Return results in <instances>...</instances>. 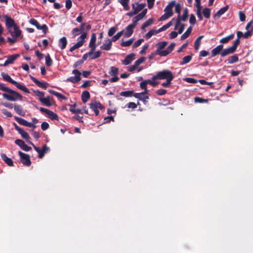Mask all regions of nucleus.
<instances>
[{
    "mask_svg": "<svg viewBox=\"0 0 253 253\" xmlns=\"http://www.w3.org/2000/svg\"><path fill=\"white\" fill-rule=\"evenodd\" d=\"M173 79L174 76L172 73L169 70H164L158 72L152 78V80L154 81L156 80H173Z\"/></svg>",
    "mask_w": 253,
    "mask_h": 253,
    "instance_id": "f257e3e1",
    "label": "nucleus"
},
{
    "mask_svg": "<svg viewBox=\"0 0 253 253\" xmlns=\"http://www.w3.org/2000/svg\"><path fill=\"white\" fill-rule=\"evenodd\" d=\"M1 76L5 81L13 84L18 89L23 91L26 93L30 92L29 89L25 85L21 84H20L13 80L8 74L2 72L1 73Z\"/></svg>",
    "mask_w": 253,
    "mask_h": 253,
    "instance_id": "f03ea898",
    "label": "nucleus"
},
{
    "mask_svg": "<svg viewBox=\"0 0 253 253\" xmlns=\"http://www.w3.org/2000/svg\"><path fill=\"white\" fill-rule=\"evenodd\" d=\"M11 91H8L9 94L7 93H3L2 96L4 98L6 99L8 101H16L18 100H21L23 96L21 94L19 93L18 92L14 91L11 89H10Z\"/></svg>",
    "mask_w": 253,
    "mask_h": 253,
    "instance_id": "7ed1b4c3",
    "label": "nucleus"
},
{
    "mask_svg": "<svg viewBox=\"0 0 253 253\" xmlns=\"http://www.w3.org/2000/svg\"><path fill=\"white\" fill-rule=\"evenodd\" d=\"M72 74H74V76L70 77L67 78L66 80V82H71L73 84H76L79 82L81 80V72L77 69H74L72 71Z\"/></svg>",
    "mask_w": 253,
    "mask_h": 253,
    "instance_id": "20e7f679",
    "label": "nucleus"
},
{
    "mask_svg": "<svg viewBox=\"0 0 253 253\" xmlns=\"http://www.w3.org/2000/svg\"><path fill=\"white\" fill-rule=\"evenodd\" d=\"M237 41L236 42H233V44L231 46L223 49L222 51L221 52V57H223L228 55L234 53L238 46V45H237Z\"/></svg>",
    "mask_w": 253,
    "mask_h": 253,
    "instance_id": "39448f33",
    "label": "nucleus"
},
{
    "mask_svg": "<svg viewBox=\"0 0 253 253\" xmlns=\"http://www.w3.org/2000/svg\"><path fill=\"white\" fill-rule=\"evenodd\" d=\"M28 143L31 144L34 149L38 153V157L40 158H43L45 153L49 150V148L46 144H44L42 149H40L39 147L36 146L32 142L29 141Z\"/></svg>",
    "mask_w": 253,
    "mask_h": 253,
    "instance_id": "423d86ee",
    "label": "nucleus"
},
{
    "mask_svg": "<svg viewBox=\"0 0 253 253\" xmlns=\"http://www.w3.org/2000/svg\"><path fill=\"white\" fill-rule=\"evenodd\" d=\"M18 154L20 157L21 163L25 166L29 167L31 164L29 155L24 153L20 151H18Z\"/></svg>",
    "mask_w": 253,
    "mask_h": 253,
    "instance_id": "0eeeda50",
    "label": "nucleus"
},
{
    "mask_svg": "<svg viewBox=\"0 0 253 253\" xmlns=\"http://www.w3.org/2000/svg\"><path fill=\"white\" fill-rule=\"evenodd\" d=\"M29 22L31 24L36 26L38 30H42L44 35L46 34L48 30V27L45 24H43L41 26L38 21L34 18L30 19Z\"/></svg>",
    "mask_w": 253,
    "mask_h": 253,
    "instance_id": "6e6552de",
    "label": "nucleus"
},
{
    "mask_svg": "<svg viewBox=\"0 0 253 253\" xmlns=\"http://www.w3.org/2000/svg\"><path fill=\"white\" fill-rule=\"evenodd\" d=\"M89 106L90 108L94 112L96 116L98 115L99 113L98 109H102L104 108L101 103L96 101L90 102L89 104Z\"/></svg>",
    "mask_w": 253,
    "mask_h": 253,
    "instance_id": "1a4fd4ad",
    "label": "nucleus"
},
{
    "mask_svg": "<svg viewBox=\"0 0 253 253\" xmlns=\"http://www.w3.org/2000/svg\"><path fill=\"white\" fill-rule=\"evenodd\" d=\"M40 110L42 113H46L48 115L49 118L51 120L58 121L59 120V117L56 113L46 108L41 107L40 108Z\"/></svg>",
    "mask_w": 253,
    "mask_h": 253,
    "instance_id": "9d476101",
    "label": "nucleus"
},
{
    "mask_svg": "<svg viewBox=\"0 0 253 253\" xmlns=\"http://www.w3.org/2000/svg\"><path fill=\"white\" fill-rule=\"evenodd\" d=\"M3 18L5 20V26L8 31L10 30L11 28H14L17 25L14 20L10 17L7 15H4Z\"/></svg>",
    "mask_w": 253,
    "mask_h": 253,
    "instance_id": "9b49d317",
    "label": "nucleus"
},
{
    "mask_svg": "<svg viewBox=\"0 0 253 253\" xmlns=\"http://www.w3.org/2000/svg\"><path fill=\"white\" fill-rule=\"evenodd\" d=\"M39 100L43 105L47 107L51 106L53 104V98L49 96H47L45 98L40 97Z\"/></svg>",
    "mask_w": 253,
    "mask_h": 253,
    "instance_id": "f8f14e48",
    "label": "nucleus"
},
{
    "mask_svg": "<svg viewBox=\"0 0 253 253\" xmlns=\"http://www.w3.org/2000/svg\"><path fill=\"white\" fill-rule=\"evenodd\" d=\"M30 79L35 84H36V85H37L39 87L45 89L48 86V83L40 81L38 80L36 78L32 76H30Z\"/></svg>",
    "mask_w": 253,
    "mask_h": 253,
    "instance_id": "ddd939ff",
    "label": "nucleus"
},
{
    "mask_svg": "<svg viewBox=\"0 0 253 253\" xmlns=\"http://www.w3.org/2000/svg\"><path fill=\"white\" fill-rule=\"evenodd\" d=\"M14 31H12L11 29L9 30L8 31L10 33L13 38H17L21 35V30L19 29V27L17 25L13 28Z\"/></svg>",
    "mask_w": 253,
    "mask_h": 253,
    "instance_id": "4468645a",
    "label": "nucleus"
},
{
    "mask_svg": "<svg viewBox=\"0 0 253 253\" xmlns=\"http://www.w3.org/2000/svg\"><path fill=\"white\" fill-rule=\"evenodd\" d=\"M223 45L220 44L214 48L211 51V57H213L220 54L223 50Z\"/></svg>",
    "mask_w": 253,
    "mask_h": 253,
    "instance_id": "2eb2a0df",
    "label": "nucleus"
},
{
    "mask_svg": "<svg viewBox=\"0 0 253 253\" xmlns=\"http://www.w3.org/2000/svg\"><path fill=\"white\" fill-rule=\"evenodd\" d=\"M20 56L19 54H13L8 57L7 60H6L3 64L4 66H7L9 64H12L14 61L16 60Z\"/></svg>",
    "mask_w": 253,
    "mask_h": 253,
    "instance_id": "dca6fc26",
    "label": "nucleus"
},
{
    "mask_svg": "<svg viewBox=\"0 0 253 253\" xmlns=\"http://www.w3.org/2000/svg\"><path fill=\"white\" fill-rule=\"evenodd\" d=\"M145 6V3H138V2H135V3L132 4V9L134 10L137 13L143 10Z\"/></svg>",
    "mask_w": 253,
    "mask_h": 253,
    "instance_id": "f3484780",
    "label": "nucleus"
},
{
    "mask_svg": "<svg viewBox=\"0 0 253 253\" xmlns=\"http://www.w3.org/2000/svg\"><path fill=\"white\" fill-rule=\"evenodd\" d=\"M133 96L135 98L142 101L145 105L148 103L147 100L149 99V96L143 95V93H135Z\"/></svg>",
    "mask_w": 253,
    "mask_h": 253,
    "instance_id": "a211bd4d",
    "label": "nucleus"
},
{
    "mask_svg": "<svg viewBox=\"0 0 253 253\" xmlns=\"http://www.w3.org/2000/svg\"><path fill=\"white\" fill-rule=\"evenodd\" d=\"M96 36L95 33H92L89 43V47L92 50H95L97 46L96 44Z\"/></svg>",
    "mask_w": 253,
    "mask_h": 253,
    "instance_id": "6ab92c4d",
    "label": "nucleus"
},
{
    "mask_svg": "<svg viewBox=\"0 0 253 253\" xmlns=\"http://www.w3.org/2000/svg\"><path fill=\"white\" fill-rule=\"evenodd\" d=\"M135 54L133 53H130L126 55L125 59L123 61V64L125 65L129 64L134 59Z\"/></svg>",
    "mask_w": 253,
    "mask_h": 253,
    "instance_id": "aec40b11",
    "label": "nucleus"
},
{
    "mask_svg": "<svg viewBox=\"0 0 253 253\" xmlns=\"http://www.w3.org/2000/svg\"><path fill=\"white\" fill-rule=\"evenodd\" d=\"M175 5V1H171L169 3V4L165 7L164 9V11L165 13H168V14L172 16L173 14L172 12V7Z\"/></svg>",
    "mask_w": 253,
    "mask_h": 253,
    "instance_id": "412c9836",
    "label": "nucleus"
},
{
    "mask_svg": "<svg viewBox=\"0 0 253 253\" xmlns=\"http://www.w3.org/2000/svg\"><path fill=\"white\" fill-rule=\"evenodd\" d=\"M229 8V5H227L221 8L216 13L213 15L214 18H219L222 15L225 13Z\"/></svg>",
    "mask_w": 253,
    "mask_h": 253,
    "instance_id": "4be33fe9",
    "label": "nucleus"
},
{
    "mask_svg": "<svg viewBox=\"0 0 253 253\" xmlns=\"http://www.w3.org/2000/svg\"><path fill=\"white\" fill-rule=\"evenodd\" d=\"M112 45V41L108 39L107 42L100 46L101 49L108 51L111 49Z\"/></svg>",
    "mask_w": 253,
    "mask_h": 253,
    "instance_id": "5701e85b",
    "label": "nucleus"
},
{
    "mask_svg": "<svg viewBox=\"0 0 253 253\" xmlns=\"http://www.w3.org/2000/svg\"><path fill=\"white\" fill-rule=\"evenodd\" d=\"M135 27L134 25H131L130 24L128 25L126 28V32L125 33V37L126 38H128L130 37L133 32V29Z\"/></svg>",
    "mask_w": 253,
    "mask_h": 253,
    "instance_id": "b1692460",
    "label": "nucleus"
},
{
    "mask_svg": "<svg viewBox=\"0 0 253 253\" xmlns=\"http://www.w3.org/2000/svg\"><path fill=\"white\" fill-rule=\"evenodd\" d=\"M1 157L2 160L8 166L10 167L14 166L13 162L11 158L7 157L5 154H1Z\"/></svg>",
    "mask_w": 253,
    "mask_h": 253,
    "instance_id": "393cba45",
    "label": "nucleus"
},
{
    "mask_svg": "<svg viewBox=\"0 0 253 253\" xmlns=\"http://www.w3.org/2000/svg\"><path fill=\"white\" fill-rule=\"evenodd\" d=\"M14 109L18 115L21 116H24L25 115V112L23 110L21 105L15 104L14 105Z\"/></svg>",
    "mask_w": 253,
    "mask_h": 253,
    "instance_id": "a878e982",
    "label": "nucleus"
},
{
    "mask_svg": "<svg viewBox=\"0 0 253 253\" xmlns=\"http://www.w3.org/2000/svg\"><path fill=\"white\" fill-rule=\"evenodd\" d=\"M14 119L21 125H23L26 126H28L30 125V123L27 122L24 119L17 117L14 116Z\"/></svg>",
    "mask_w": 253,
    "mask_h": 253,
    "instance_id": "bb28decb",
    "label": "nucleus"
},
{
    "mask_svg": "<svg viewBox=\"0 0 253 253\" xmlns=\"http://www.w3.org/2000/svg\"><path fill=\"white\" fill-rule=\"evenodd\" d=\"M67 44V40L65 37H63L59 40L58 45L61 49L66 48Z\"/></svg>",
    "mask_w": 253,
    "mask_h": 253,
    "instance_id": "cd10ccee",
    "label": "nucleus"
},
{
    "mask_svg": "<svg viewBox=\"0 0 253 253\" xmlns=\"http://www.w3.org/2000/svg\"><path fill=\"white\" fill-rule=\"evenodd\" d=\"M118 2L123 6L125 10L127 11L130 9L128 5L129 0H118Z\"/></svg>",
    "mask_w": 253,
    "mask_h": 253,
    "instance_id": "c85d7f7f",
    "label": "nucleus"
},
{
    "mask_svg": "<svg viewBox=\"0 0 253 253\" xmlns=\"http://www.w3.org/2000/svg\"><path fill=\"white\" fill-rule=\"evenodd\" d=\"M90 94L88 91L85 90L82 94V100L84 103H85L90 98Z\"/></svg>",
    "mask_w": 253,
    "mask_h": 253,
    "instance_id": "c756f323",
    "label": "nucleus"
},
{
    "mask_svg": "<svg viewBox=\"0 0 253 253\" xmlns=\"http://www.w3.org/2000/svg\"><path fill=\"white\" fill-rule=\"evenodd\" d=\"M188 16V10L187 8H185L184 10L182 16H181L180 14L179 15H178L177 18H179L180 21H185L187 20Z\"/></svg>",
    "mask_w": 253,
    "mask_h": 253,
    "instance_id": "7c9ffc66",
    "label": "nucleus"
},
{
    "mask_svg": "<svg viewBox=\"0 0 253 253\" xmlns=\"http://www.w3.org/2000/svg\"><path fill=\"white\" fill-rule=\"evenodd\" d=\"M234 37V34H231L229 36L221 39L220 40V42L221 43H227L229 41L232 40Z\"/></svg>",
    "mask_w": 253,
    "mask_h": 253,
    "instance_id": "2f4dec72",
    "label": "nucleus"
},
{
    "mask_svg": "<svg viewBox=\"0 0 253 253\" xmlns=\"http://www.w3.org/2000/svg\"><path fill=\"white\" fill-rule=\"evenodd\" d=\"M239 60L238 56L237 54H234L233 56H230L227 59L228 64H233L238 62Z\"/></svg>",
    "mask_w": 253,
    "mask_h": 253,
    "instance_id": "473e14b6",
    "label": "nucleus"
},
{
    "mask_svg": "<svg viewBox=\"0 0 253 253\" xmlns=\"http://www.w3.org/2000/svg\"><path fill=\"white\" fill-rule=\"evenodd\" d=\"M48 92L49 93H50L51 94H52L53 95H55V96H56L58 98H61V99H63L64 100H67V98L66 96H65L61 94L59 92H58L55 91L54 90H49Z\"/></svg>",
    "mask_w": 253,
    "mask_h": 253,
    "instance_id": "72a5a7b5",
    "label": "nucleus"
},
{
    "mask_svg": "<svg viewBox=\"0 0 253 253\" xmlns=\"http://www.w3.org/2000/svg\"><path fill=\"white\" fill-rule=\"evenodd\" d=\"M158 30H151L145 36L146 39H149L153 35L159 33Z\"/></svg>",
    "mask_w": 253,
    "mask_h": 253,
    "instance_id": "f704fd0d",
    "label": "nucleus"
},
{
    "mask_svg": "<svg viewBox=\"0 0 253 253\" xmlns=\"http://www.w3.org/2000/svg\"><path fill=\"white\" fill-rule=\"evenodd\" d=\"M202 13L206 18L209 19L211 16V10L210 8L205 7L203 9Z\"/></svg>",
    "mask_w": 253,
    "mask_h": 253,
    "instance_id": "c9c22d12",
    "label": "nucleus"
},
{
    "mask_svg": "<svg viewBox=\"0 0 253 253\" xmlns=\"http://www.w3.org/2000/svg\"><path fill=\"white\" fill-rule=\"evenodd\" d=\"M192 27H189L187 29V30L186 31V32L181 35V40H183L186 38H187L189 35H190L191 32H192Z\"/></svg>",
    "mask_w": 253,
    "mask_h": 253,
    "instance_id": "e433bc0d",
    "label": "nucleus"
},
{
    "mask_svg": "<svg viewBox=\"0 0 253 253\" xmlns=\"http://www.w3.org/2000/svg\"><path fill=\"white\" fill-rule=\"evenodd\" d=\"M133 90H127L122 91L120 93V95L124 97H131L134 95Z\"/></svg>",
    "mask_w": 253,
    "mask_h": 253,
    "instance_id": "4c0bfd02",
    "label": "nucleus"
},
{
    "mask_svg": "<svg viewBox=\"0 0 253 253\" xmlns=\"http://www.w3.org/2000/svg\"><path fill=\"white\" fill-rule=\"evenodd\" d=\"M204 37V36H200L198 38L196 39L194 42V48L196 50H198L200 44H201V40Z\"/></svg>",
    "mask_w": 253,
    "mask_h": 253,
    "instance_id": "58836bf2",
    "label": "nucleus"
},
{
    "mask_svg": "<svg viewBox=\"0 0 253 253\" xmlns=\"http://www.w3.org/2000/svg\"><path fill=\"white\" fill-rule=\"evenodd\" d=\"M18 133L21 135L23 138L27 141L29 140L31 138L28 133L26 131H24L22 128L19 132H18Z\"/></svg>",
    "mask_w": 253,
    "mask_h": 253,
    "instance_id": "ea45409f",
    "label": "nucleus"
},
{
    "mask_svg": "<svg viewBox=\"0 0 253 253\" xmlns=\"http://www.w3.org/2000/svg\"><path fill=\"white\" fill-rule=\"evenodd\" d=\"M134 39L131 38L127 41L123 42L121 43V45L123 47H128L132 44Z\"/></svg>",
    "mask_w": 253,
    "mask_h": 253,
    "instance_id": "a19ab883",
    "label": "nucleus"
},
{
    "mask_svg": "<svg viewBox=\"0 0 253 253\" xmlns=\"http://www.w3.org/2000/svg\"><path fill=\"white\" fill-rule=\"evenodd\" d=\"M192 58V55H187V56L184 57L182 58V61H181L180 63V65H184V64L189 63L191 60Z\"/></svg>",
    "mask_w": 253,
    "mask_h": 253,
    "instance_id": "79ce46f5",
    "label": "nucleus"
},
{
    "mask_svg": "<svg viewBox=\"0 0 253 253\" xmlns=\"http://www.w3.org/2000/svg\"><path fill=\"white\" fill-rule=\"evenodd\" d=\"M119 69L118 68L112 66L110 68V71L109 72V75L111 76H117L118 74Z\"/></svg>",
    "mask_w": 253,
    "mask_h": 253,
    "instance_id": "37998d69",
    "label": "nucleus"
},
{
    "mask_svg": "<svg viewBox=\"0 0 253 253\" xmlns=\"http://www.w3.org/2000/svg\"><path fill=\"white\" fill-rule=\"evenodd\" d=\"M167 44H168L167 42H159L157 44L158 46V47H157V49L156 51H159L161 49L165 48L166 46V45H167Z\"/></svg>",
    "mask_w": 253,
    "mask_h": 253,
    "instance_id": "c03bdc74",
    "label": "nucleus"
},
{
    "mask_svg": "<svg viewBox=\"0 0 253 253\" xmlns=\"http://www.w3.org/2000/svg\"><path fill=\"white\" fill-rule=\"evenodd\" d=\"M82 46H83V42H78L73 46L71 47V48L69 49V51L70 52H73L75 49H78Z\"/></svg>",
    "mask_w": 253,
    "mask_h": 253,
    "instance_id": "a18cd8bd",
    "label": "nucleus"
},
{
    "mask_svg": "<svg viewBox=\"0 0 253 253\" xmlns=\"http://www.w3.org/2000/svg\"><path fill=\"white\" fill-rule=\"evenodd\" d=\"M124 32V30H122L121 31L118 32L116 35L113 36L112 39L111 40L112 42H116L118 39H119L123 35Z\"/></svg>",
    "mask_w": 253,
    "mask_h": 253,
    "instance_id": "49530a36",
    "label": "nucleus"
},
{
    "mask_svg": "<svg viewBox=\"0 0 253 253\" xmlns=\"http://www.w3.org/2000/svg\"><path fill=\"white\" fill-rule=\"evenodd\" d=\"M94 50H92V49L90 48V50L88 52L84 54L83 56L82 57V58L81 60L82 61H83V62H84V61H85L87 59L88 56L91 57V56L93 54Z\"/></svg>",
    "mask_w": 253,
    "mask_h": 253,
    "instance_id": "de8ad7c7",
    "label": "nucleus"
},
{
    "mask_svg": "<svg viewBox=\"0 0 253 253\" xmlns=\"http://www.w3.org/2000/svg\"><path fill=\"white\" fill-rule=\"evenodd\" d=\"M87 35L86 32H83L81 35L78 38V42H82L83 45L85 42V39L86 38Z\"/></svg>",
    "mask_w": 253,
    "mask_h": 253,
    "instance_id": "09e8293b",
    "label": "nucleus"
},
{
    "mask_svg": "<svg viewBox=\"0 0 253 253\" xmlns=\"http://www.w3.org/2000/svg\"><path fill=\"white\" fill-rule=\"evenodd\" d=\"M76 106V104H73V105H71L70 109H69L70 111L71 112L73 113H76V114H78V113H81V109H76L75 108Z\"/></svg>",
    "mask_w": 253,
    "mask_h": 253,
    "instance_id": "8fccbe9b",
    "label": "nucleus"
},
{
    "mask_svg": "<svg viewBox=\"0 0 253 253\" xmlns=\"http://www.w3.org/2000/svg\"><path fill=\"white\" fill-rule=\"evenodd\" d=\"M45 64L48 67L51 66L53 64L52 60L50 58L49 54H47L45 56Z\"/></svg>",
    "mask_w": 253,
    "mask_h": 253,
    "instance_id": "3c124183",
    "label": "nucleus"
},
{
    "mask_svg": "<svg viewBox=\"0 0 253 253\" xmlns=\"http://www.w3.org/2000/svg\"><path fill=\"white\" fill-rule=\"evenodd\" d=\"M237 38L234 41V42H236L237 41V45H239L240 42V39L242 37H244V34L242 32L238 31L237 32Z\"/></svg>",
    "mask_w": 253,
    "mask_h": 253,
    "instance_id": "603ef678",
    "label": "nucleus"
},
{
    "mask_svg": "<svg viewBox=\"0 0 253 253\" xmlns=\"http://www.w3.org/2000/svg\"><path fill=\"white\" fill-rule=\"evenodd\" d=\"M169 53H170L167 49L159 51H156V53L155 54H158L161 56H166L167 55H168Z\"/></svg>",
    "mask_w": 253,
    "mask_h": 253,
    "instance_id": "864d4df0",
    "label": "nucleus"
},
{
    "mask_svg": "<svg viewBox=\"0 0 253 253\" xmlns=\"http://www.w3.org/2000/svg\"><path fill=\"white\" fill-rule=\"evenodd\" d=\"M145 57H141L135 61L134 65H135L137 67V66L140 64L143 63L145 61Z\"/></svg>",
    "mask_w": 253,
    "mask_h": 253,
    "instance_id": "5fc2aeb1",
    "label": "nucleus"
},
{
    "mask_svg": "<svg viewBox=\"0 0 253 253\" xmlns=\"http://www.w3.org/2000/svg\"><path fill=\"white\" fill-rule=\"evenodd\" d=\"M117 30V28L116 27H111L108 31V35L109 37H111L113 36V35L116 33Z\"/></svg>",
    "mask_w": 253,
    "mask_h": 253,
    "instance_id": "6e6d98bb",
    "label": "nucleus"
},
{
    "mask_svg": "<svg viewBox=\"0 0 253 253\" xmlns=\"http://www.w3.org/2000/svg\"><path fill=\"white\" fill-rule=\"evenodd\" d=\"M101 54V52L100 51H97L93 53V54L91 56V59H95L96 58H98L100 57Z\"/></svg>",
    "mask_w": 253,
    "mask_h": 253,
    "instance_id": "4d7b16f0",
    "label": "nucleus"
},
{
    "mask_svg": "<svg viewBox=\"0 0 253 253\" xmlns=\"http://www.w3.org/2000/svg\"><path fill=\"white\" fill-rule=\"evenodd\" d=\"M0 89L3 91L8 92V91H10V88L5 86L4 84L0 83ZM12 92V91H11Z\"/></svg>",
    "mask_w": 253,
    "mask_h": 253,
    "instance_id": "13d9d810",
    "label": "nucleus"
},
{
    "mask_svg": "<svg viewBox=\"0 0 253 253\" xmlns=\"http://www.w3.org/2000/svg\"><path fill=\"white\" fill-rule=\"evenodd\" d=\"M71 33H72L73 36L74 37H75L79 35L82 32L79 31L78 28H75L72 29Z\"/></svg>",
    "mask_w": 253,
    "mask_h": 253,
    "instance_id": "bf43d9fd",
    "label": "nucleus"
},
{
    "mask_svg": "<svg viewBox=\"0 0 253 253\" xmlns=\"http://www.w3.org/2000/svg\"><path fill=\"white\" fill-rule=\"evenodd\" d=\"M195 102L203 103H207L208 100L207 99H203L199 97H196L194 99Z\"/></svg>",
    "mask_w": 253,
    "mask_h": 253,
    "instance_id": "052dcab7",
    "label": "nucleus"
},
{
    "mask_svg": "<svg viewBox=\"0 0 253 253\" xmlns=\"http://www.w3.org/2000/svg\"><path fill=\"white\" fill-rule=\"evenodd\" d=\"M143 39H140L138 40L137 41H136L132 45L133 48H135L139 46L141 43L143 42Z\"/></svg>",
    "mask_w": 253,
    "mask_h": 253,
    "instance_id": "680f3d73",
    "label": "nucleus"
},
{
    "mask_svg": "<svg viewBox=\"0 0 253 253\" xmlns=\"http://www.w3.org/2000/svg\"><path fill=\"white\" fill-rule=\"evenodd\" d=\"M167 90L164 89H158L156 91V93L159 96L165 95V94L167 93Z\"/></svg>",
    "mask_w": 253,
    "mask_h": 253,
    "instance_id": "e2e57ef3",
    "label": "nucleus"
},
{
    "mask_svg": "<svg viewBox=\"0 0 253 253\" xmlns=\"http://www.w3.org/2000/svg\"><path fill=\"white\" fill-rule=\"evenodd\" d=\"M239 16L241 21L244 22L246 20V15L244 12L242 11H240L239 12Z\"/></svg>",
    "mask_w": 253,
    "mask_h": 253,
    "instance_id": "0e129e2a",
    "label": "nucleus"
},
{
    "mask_svg": "<svg viewBox=\"0 0 253 253\" xmlns=\"http://www.w3.org/2000/svg\"><path fill=\"white\" fill-rule=\"evenodd\" d=\"M147 12V9L146 8L143 9L142 12L139 13L137 16L140 19H142L146 14Z\"/></svg>",
    "mask_w": 253,
    "mask_h": 253,
    "instance_id": "69168bd1",
    "label": "nucleus"
},
{
    "mask_svg": "<svg viewBox=\"0 0 253 253\" xmlns=\"http://www.w3.org/2000/svg\"><path fill=\"white\" fill-rule=\"evenodd\" d=\"M196 21V19L195 16H194V14H191L190 15V18H189V22H190V23L191 25H194L195 24Z\"/></svg>",
    "mask_w": 253,
    "mask_h": 253,
    "instance_id": "338daca9",
    "label": "nucleus"
},
{
    "mask_svg": "<svg viewBox=\"0 0 253 253\" xmlns=\"http://www.w3.org/2000/svg\"><path fill=\"white\" fill-rule=\"evenodd\" d=\"M49 126V124L46 122H43L41 125V128L43 131L48 129Z\"/></svg>",
    "mask_w": 253,
    "mask_h": 253,
    "instance_id": "774afa93",
    "label": "nucleus"
}]
</instances>
